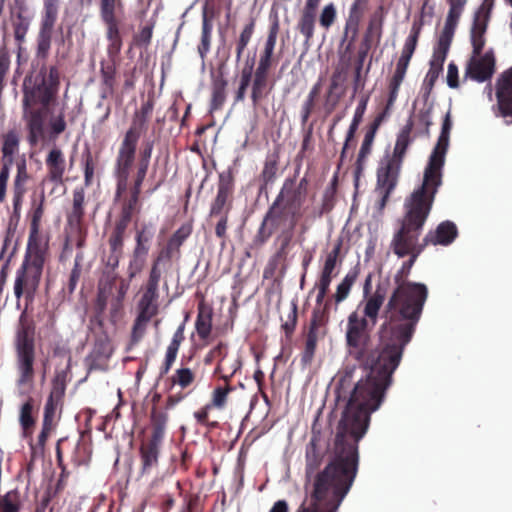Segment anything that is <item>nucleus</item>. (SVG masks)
<instances>
[{
  "label": "nucleus",
  "instance_id": "2eb2a0df",
  "mask_svg": "<svg viewBox=\"0 0 512 512\" xmlns=\"http://www.w3.org/2000/svg\"><path fill=\"white\" fill-rule=\"evenodd\" d=\"M495 63L496 60L492 49L486 51L484 54H472L466 65L465 77L479 83L485 82L493 76Z\"/></svg>",
  "mask_w": 512,
  "mask_h": 512
},
{
  "label": "nucleus",
  "instance_id": "a18cd8bd",
  "mask_svg": "<svg viewBox=\"0 0 512 512\" xmlns=\"http://www.w3.org/2000/svg\"><path fill=\"white\" fill-rule=\"evenodd\" d=\"M235 370L228 376V375H221V378L227 382L225 386H218L216 387L212 394L210 402L207 403L212 408L216 409H223L228 400L229 393L233 390L232 386L228 384L230 378L233 376Z\"/></svg>",
  "mask_w": 512,
  "mask_h": 512
},
{
  "label": "nucleus",
  "instance_id": "79ce46f5",
  "mask_svg": "<svg viewBox=\"0 0 512 512\" xmlns=\"http://www.w3.org/2000/svg\"><path fill=\"white\" fill-rule=\"evenodd\" d=\"M34 401L29 397L20 408L19 423L23 430L24 437H31L36 419L33 416Z\"/></svg>",
  "mask_w": 512,
  "mask_h": 512
},
{
  "label": "nucleus",
  "instance_id": "338daca9",
  "mask_svg": "<svg viewBox=\"0 0 512 512\" xmlns=\"http://www.w3.org/2000/svg\"><path fill=\"white\" fill-rule=\"evenodd\" d=\"M337 18V10L334 3H329L323 7L319 16V24L328 31L335 23Z\"/></svg>",
  "mask_w": 512,
  "mask_h": 512
},
{
  "label": "nucleus",
  "instance_id": "9d476101",
  "mask_svg": "<svg viewBox=\"0 0 512 512\" xmlns=\"http://www.w3.org/2000/svg\"><path fill=\"white\" fill-rule=\"evenodd\" d=\"M331 309V300L327 301L322 308H314L310 320L309 330L306 336L305 347L301 355V361L304 364H310L313 360L317 342L319 339V329L326 325L329 319Z\"/></svg>",
  "mask_w": 512,
  "mask_h": 512
},
{
  "label": "nucleus",
  "instance_id": "ddd939ff",
  "mask_svg": "<svg viewBox=\"0 0 512 512\" xmlns=\"http://www.w3.org/2000/svg\"><path fill=\"white\" fill-rule=\"evenodd\" d=\"M286 221H289V214L275 203H272L260 223L256 235L254 236L253 243L256 246L264 245L272 235L285 224Z\"/></svg>",
  "mask_w": 512,
  "mask_h": 512
},
{
  "label": "nucleus",
  "instance_id": "f704fd0d",
  "mask_svg": "<svg viewBox=\"0 0 512 512\" xmlns=\"http://www.w3.org/2000/svg\"><path fill=\"white\" fill-rule=\"evenodd\" d=\"M83 260H84V255H83V252H78L74 258V264H73V267L68 275V278H67V281L64 283L63 287H62V294H63V297H68L70 298L76 288H77V285L80 281V278L82 276V263H83Z\"/></svg>",
  "mask_w": 512,
  "mask_h": 512
},
{
  "label": "nucleus",
  "instance_id": "8fccbe9b",
  "mask_svg": "<svg viewBox=\"0 0 512 512\" xmlns=\"http://www.w3.org/2000/svg\"><path fill=\"white\" fill-rule=\"evenodd\" d=\"M116 62L117 59H109V62L102 61L100 67V74L102 85L105 87L106 93H113L116 80Z\"/></svg>",
  "mask_w": 512,
  "mask_h": 512
},
{
  "label": "nucleus",
  "instance_id": "bb28decb",
  "mask_svg": "<svg viewBox=\"0 0 512 512\" xmlns=\"http://www.w3.org/2000/svg\"><path fill=\"white\" fill-rule=\"evenodd\" d=\"M106 27L107 55L109 59H118L123 41L120 32L119 20L103 22Z\"/></svg>",
  "mask_w": 512,
  "mask_h": 512
},
{
  "label": "nucleus",
  "instance_id": "680f3d73",
  "mask_svg": "<svg viewBox=\"0 0 512 512\" xmlns=\"http://www.w3.org/2000/svg\"><path fill=\"white\" fill-rule=\"evenodd\" d=\"M13 33L16 42L21 45L25 41L26 34L30 26V20L21 12L17 13L13 20Z\"/></svg>",
  "mask_w": 512,
  "mask_h": 512
},
{
  "label": "nucleus",
  "instance_id": "473e14b6",
  "mask_svg": "<svg viewBox=\"0 0 512 512\" xmlns=\"http://www.w3.org/2000/svg\"><path fill=\"white\" fill-rule=\"evenodd\" d=\"M358 275V267L351 269L338 284L336 292L327 299V301L331 300V305L333 303L335 304V310H337V306L349 296L351 288L356 282Z\"/></svg>",
  "mask_w": 512,
  "mask_h": 512
},
{
  "label": "nucleus",
  "instance_id": "49530a36",
  "mask_svg": "<svg viewBox=\"0 0 512 512\" xmlns=\"http://www.w3.org/2000/svg\"><path fill=\"white\" fill-rule=\"evenodd\" d=\"M19 144L20 138L15 130H10L3 136L1 151L4 161L13 163L14 155L19 151Z\"/></svg>",
  "mask_w": 512,
  "mask_h": 512
},
{
  "label": "nucleus",
  "instance_id": "7ed1b4c3",
  "mask_svg": "<svg viewBox=\"0 0 512 512\" xmlns=\"http://www.w3.org/2000/svg\"><path fill=\"white\" fill-rule=\"evenodd\" d=\"M372 275L369 274L363 286L364 300L355 311H352L346 324L345 340L348 354L368 371L363 380L388 387L392 383L390 363L382 360L381 340L377 348H374L371 331L377 324L381 308L384 307L390 282L389 279L380 281L371 294Z\"/></svg>",
  "mask_w": 512,
  "mask_h": 512
},
{
  "label": "nucleus",
  "instance_id": "5701e85b",
  "mask_svg": "<svg viewBox=\"0 0 512 512\" xmlns=\"http://www.w3.org/2000/svg\"><path fill=\"white\" fill-rule=\"evenodd\" d=\"M31 180V175L27 170L25 160L17 163V173L13 181V209L15 213H19L23 198L27 192V184Z\"/></svg>",
  "mask_w": 512,
  "mask_h": 512
},
{
  "label": "nucleus",
  "instance_id": "2f4dec72",
  "mask_svg": "<svg viewBox=\"0 0 512 512\" xmlns=\"http://www.w3.org/2000/svg\"><path fill=\"white\" fill-rule=\"evenodd\" d=\"M279 164V153L273 152L266 156L263 169L259 175L260 191L267 188L268 185L273 184L277 177Z\"/></svg>",
  "mask_w": 512,
  "mask_h": 512
},
{
  "label": "nucleus",
  "instance_id": "39448f33",
  "mask_svg": "<svg viewBox=\"0 0 512 512\" xmlns=\"http://www.w3.org/2000/svg\"><path fill=\"white\" fill-rule=\"evenodd\" d=\"M48 251L27 248L20 267L16 270L13 292L16 308L21 310L18 325L33 324L28 310L33 305L39 289Z\"/></svg>",
  "mask_w": 512,
  "mask_h": 512
},
{
  "label": "nucleus",
  "instance_id": "9b49d317",
  "mask_svg": "<svg viewBox=\"0 0 512 512\" xmlns=\"http://www.w3.org/2000/svg\"><path fill=\"white\" fill-rule=\"evenodd\" d=\"M234 187V177L231 172L219 174L217 193L211 202L209 217L229 215L233 205Z\"/></svg>",
  "mask_w": 512,
  "mask_h": 512
},
{
  "label": "nucleus",
  "instance_id": "58836bf2",
  "mask_svg": "<svg viewBox=\"0 0 512 512\" xmlns=\"http://www.w3.org/2000/svg\"><path fill=\"white\" fill-rule=\"evenodd\" d=\"M295 227H292V223L289 222V227L283 229L275 238V245L277 246L276 252L273 256L274 261H286L289 254V247L293 239V231Z\"/></svg>",
  "mask_w": 512,
  "mask_h": 512
},
{
  "label": "nucleus",
  "instance_id": "4c0bfd02",
  "mask_svg": "<svg viewBox=\"0 0 512 512\" xmlns=\"http://www.w3.org/2000/svg\"><path fill=\"white\" fill-rule=\"evenodd\" d=\"M316 21H317V14L305 12V11L301 10L297 24H296V29H297V31H299V33L301 35L304 36V44L307 46L310 45V43L314 37Z\"/></svg>",
  "mask_w": 512,
  "mask_h": 512
},
{
  "label": "nucleus",
  "instance_id": "603ef678",
  "mask_svg": "<svg viewBox=\"0 0 512 512\" xmlns=\"http://www.w3.org/2000/svg\"><path fill=\"white\" fill-rule=\"evenodd\" d=\"M253 63L246 64L245 67L241 70L239 86L234 93V103L243 102L246 96V91L249 85H252L253 80Z\"/></svg>",
  "mask_w": 512,
  "mask_h": 512
},
{
  "label": "nucleus",
  "instance_id": "09e8293b",
  "mask_svg": "<svg viewBox=\"0 0 512 512\" xmlns=\"http://www.w3.org/2000/svg\"><path fill=\"white\" fill-rule=\"evenodd\" d=\"M159 448L142 444L140 447L141 474H150L158 465Z\"/></svg>",
  "mask_w": 512,
  "mask_h": 512
},
{
  "label": "nucleus",
  "instance_id": "6e6552de",
  "mask_svg": "<svg viewBox=\"0 0 512 512\" xmlns=\"http://www.w3.org/2000/svg\"><path fill=\"white\" fill-rule=\"evenodd\" d=\"M309 181L306 177L297 181L296 177H288L284 180L282 187L273 203L281 207L289 214V222L295 227L302 216L301 208L308 196Z\"/></svg>",
  "mask_w": 512,
  "mask_h": 512
},
{
  "label": "nucleus",
  "instance_id": "6ab92c4d",
  "mask_svg": "<svg viewBox=\"0 0 512 512\" xmlns=\"http://www.w3.org/2000/svg\"><path fill=\"white\" fill-rule=\"evenodd\" d=\"M111 355L112 347L108 334H100L95 340L92 351L86 358L89 370H104Z\"/></svg>",
  "mask_w": 512,
  "mask_h": 512
},
{
  "label": "nucleus",
  "instance_id": "864d4df0",
  "mask_svg": "<svg viewBox=\"0 0 512 512\" xmlns=\"http://www.w3.org/2000/svg\"><path fill=\"white\" fill-rule=\"evenodd\" d=\"M384 18V8L383 6H379L378 9L370 16L368 26L365 32L369 35L374 36L375 42L377 44L380 42L382 38Z\"/></svg>",
  "mask_w": 512,
  "mask_h": 512
},
{
  "label": "nucleus",
  "instance_id": "bf43d9fd",
  "mask_svg": "<svg viewBox=\"0 0 512 512\" xmlns=\"http://www.w3.org/2000/svg\"><path fill=\"white\" fill-rule=\"evenodd\" d=\"M212 30L213 25L205 15L202 21L201 42L198 45V53L202 59L206 57L207 53L210 50Z\"/></svg>",
  "mask_w": 512,
  "mask_h": 512
},
{
  "label": "nucleus",
  "instance_id": "f3484780",
  "mask_svg": "<svg viewBox=\"0 0 512 512\" xmlns=\"http://www.w3.org/2000/svg\"><path fill=\"white\" fill-rule=\"evenodd\" d=\"M46 175L43 181L62 185L66 173V159L63 151L54 146L45 157Z\"/></svg>",
  "mask_w": 512,
  "mask_h": 512
},
{
  "label": "nucleus",
  "instance_id": "69168bd1",
  "mask_svg": "<svg viewBox=\"0 0 512 512\" xmlns=\"http://www.w3.org/2000/svg\"><path fill=\"white\" fill-rule=\"evenodd\" d=\"M336 182L337 178L335 177L331 186L327 187L322 196V204L320 210L318 212V216L321 217L323 214L329 213L333 207L335 202V194H336Z\"/></svg>",
  "mask_w": 512,
  "mask_h": 512
},
{
  "label": "nucleus",
  "instance_id": "3c124183",
  "mask_svg": "<svg viewBox=\"0 0 512 512\" xmlns=\"http://www.w3.org/2000/svg\"><path fill=\"white\" fill-rule=\"evenodd\" d=\"M59 0H44V10L40 22V28L54 30L58 17Z\"/></svg>",
  "mask_w": 512,
  "mask_h": 512
},
{
  "label": "nucleus",
  "instance_id": "f8f14e48",
  "mask_svg": "<svg viewBox=\"0 0 512 512\" xmlns=\"http://www.w3.org/2000/svg\"><path fill=\"white\" fill-rule=\"evenodd\" d=\"M139 133L133 127L128 129L120 143L114 165V174H128L135 162Z\"/></svg>",
  "mask_w": 512,
  "mask_h": 512
},
{
  "label": "nucleus",
  "instance_id": "7c9ffc66",
  "mask_svg": "<svg viewBox=\"0 0 512 512\" xmlns=\"http://www.w3.org/2000/svg\"><path fill=\"white\" fill-rule=\"evenodd\" d=\"M70 364L65 369L56 370L51 382V390L48 399L63 404L67 383L69 381Z\"/></svg>",
  "mask_w": 512,
  "mask_h": 512
},
{
  "label": "nucleus",
  "instance_id": "e2e57ef3",
  "mask_svg": "<svg viewBox=\"0 0 512 512\" xmlns=\"http://www.w3.org/2000/svg\"><path fill=\"white\" fill-rule=\"evenodd\" d=\"M339 79H340L339 73H334L330 80V85H329L327 95H326V107H327V111L329 113L335 109L336 105L338 104V102L342 96L341 93L340 94L335 93V90L338 89V87L340 86Z\"/></svg>",
  "mask_w": 512,
  "mask_h": 512
},
{
  "label": "nucleus",
  "instance_id": "c03bdc74",
  "mask_svg": "<svg viewBox=\"0 0 512 512\" xmlns=\"http://www.w3.org/2000/svg\"><path fill=\"white\" fill-rule=\"evenodd\" d=\"M276 42L277 41L265 39L263 47L259 53L256 68L271 71L272 67L278 62V58L275 55Z\"/></svg>",
  "mask_w": 512,
  "mask_h": 512
},
{
  "label": "nucleus",
  "instance_id": "1a4fd4ad",
  "mask_svg": "<svg viewBox=\"0 0 512 512\" xmlns=\"http://www.w3.org/2000/svg\"><path fill=\"white\" fill-rule=\"evenodd\" d=\"M466 2L467 0H447V3L449 4L448 15L446 17L444 29L438 39L437 45L434 48L429 66H436L443 69L455 29L458 25Z\"/></svg>",
  "mask_w": 512,
  "mask_h": 512
},
{
  "label": "nucleus",
  "instance_id": "dca6fc26",
  "mask_svg": "<svg viewBox=\"0 0 512 512\" xmlns=\"http://www.w3.org/2000/svg\"><path fill=\"white\" fill-rule=\"evenodd\" d=\"M45 207V195L41 193L38 201L32 202L30 212V226H29V237L27 242V248L41 249L48 251L47 243H43L40 235L41 220L44 215Z\"/></svg>",
  "mask_w": 512,
  "mask_h": 512
},
{
  "label": "nucleus",
  "instance_id": "0eeeda50",
  "mask_svg": "<svg viewBox=\"0 0 512 512\" xmlns=\"http://www.w3.org/2000/svg\"><path fill=\"white\" fill-rule=\"evenodd\" d=\"M14 349L18 373L17 385H32L35 378L34 364L36 360L35 327L33 324L18 325Z\"/></svg>",
  "mask_w": 512,
  "mask_h": 512
},
{
  "label": "nucleus",
  "instance_id": "4be33fe9",
  "mask_svg": "<svg viewBox=\"0 0 512 512\" xmlns=\"http://www.w3.org/2000/svg\"><path fill=\"white\" fill-rule=\"evenodd\" d=\"M369 0H353L350 8L348 18L345 22L344 27V38L347 37L348 33L351 32V39L346 47V51H349L355 41L361 20L367 11Z\"/></svg>",
  "mask_w": 512,
  "mask_h": 512
},
{
  "label": "nucleus",
  "instance_id": "774afa93",
  "mask_svg": "<svg viewBox=\"0 0 512 512\" xmlns=\"http://www.w3.org/2000/svg\"><path fill=\"white\" fill-rule=\"evenodd\" d=\"M83 169H84V183L88 187L92 184L94 178V171L96 167V160L94 159L89 149L82 156Z\"/></svg>",
  "mask_w": 512,
  "mask_h": 512
},
{
  "label": "nucleus",
  "instance_id": "f257e3e1",
  "mask_svg": "<svg viewBox=\"0 0 512 512\" xmlns=\"http://www.w3.org/2000/svg\"><path fill=\"white\" fill-rule=\"evenodd\" d=\"M388 387L359 380L337 427L334 456L323 470L324 453L312 438L306 446L305 476L312 489L296 512H337L358 472V443L365 435L371 413L382 404Z\"/></svg>",
  "mask_w": 512,
  "mask_h": 512
},
{
  "label": "nucleus",
  "instance_id": "c9c22d12",
  "mask_svg": "<svg viewBox=\"0 0 512 512\" xmlns=\"http://www.w3.org/2000/svg\"><path fill=\"white\" fill-rule=\"evenodd\" d=\"M196 381V373L189 367H180L176 369L171 377L168 378L169 387L171 391L175 386H179L181 390L189 389Z\"/></svg>",
  "mask_w": 512,
  "mask_h": 512
},
{
  "label": "nucleus",
  "instance_id": "4d7b16f0",
  "mask_svg": "<svg viewBox=\"0 0 512 512\" xmlns=\"http://www.w3.org/2000/svg\"><path fill=\"white\" fill-rule=\"evenodd\" d=\"M154 108V102L153 100H147L145 103L141 105V108L139 111H137L132 119V123L129 127V129H132L135 127V129L139 133V137H141V133L143 128L146 125V122L151 115Z\"/></svg>",
  "mask_w": 512,
  "mask_h": 512
},
{
  "label": "nucleus",
  "instance_id": "0e129e2a",
  "mask_svg": "<svg viewBox=\"0 0 512 512\" xmlns=\"http://www.w3.org/2000/svg\"><path fill=\"white\" fill-rule=\"evenodd\" d=\"M341 252V243H337L333 249L327 254L321 274L327 277H334V270L337 265L338 257Z\"/></svg>",
  "mask_w": 512,
  "mask_h": 512
},
{
  "label": "nucleus",
  "instance_id": "13d9d810",
  "mask_svg": "<svg viewBox=\"0 0 512 512\" xmlns=\"http://www.w3.org/2000/svg\"><path fill=\"white\" fill-rule=\"evenodd\" d=\"M52 30L47 29H39V33L37 35V47H36V57L38 59L45 60L49 55V51L51 48V40H52Z\"/></svg>",
  "mask_w": 512,
  "mask_h": 512
},
{
  "label": "nucleus",
  "instance_id": "412c9836",
  "mask_svg": "<svg viewBox=\"0 0 512 512\" xmlns=\"http://www.w3.org/2000/svg\"><path fill=\"white\" fill-rule=\"evenodd\" d=\"M489 21V10L482 5L474 15L472 27L470 30V42L472 45V54L478 55L482 53L485 46V34Z\"/></svg>",
  "mask_w": 512,
  "mask_h": 512
},
{
  "label": "nucleus",
  "instance_id": "a211bd4d",
  "mask_svg": "<svg viewBox=\"0 0 512 512\" xmlns=\"http://www.w3.org/2000/svg\"><path fill=\"white\" fill-rule=\"evenodd\" d=\"M402 163L384 156L377 169V188H385L386 193L392 192L397 186Z\"/></svg>",
  "mask_w": 512,
  "mask_h": 512
},
{
  "label": "nucleus",
  "instance_id": "f03ea898",
  "mask_svg": "<svg viewBox=\"0 0 512 512\" xmlns=\"http://www.w3.org/2000/svg\"><path fill=\"white\" fill-rule=\"evenodd\" d=\"M434 201L410 195L404 202V215L400 228L394 233L390 248L399 258L409 256L394 275L393 289L382 311L383 322L378 335L381 340L380 358L390 363V369L399 366L405 347L410 343L428 297L422 283L408 280L411 269L423 252L419 237L431 212Z\"/></svg>",
  "mask_w": 512,
  "mask_h": 512
},
{
  "label": "nucleus",
  "instance_id": "e433bc0d",
  "mask_svg": "<svg viewBox=\"0 0 512 512\" xmlns=\"http://www.w3.org/2000/svg\"><path fill=\"white\" fill-rule=\"evenodd\" d=\"M256 28V19L250 18L248 23L245 24L234 42L236 62L239 63L243 57L244 51L249 45Z\"/></svg>",
  "mask_w": 512,
  "mask_h": 512
},
{
  "label": "nucleus",
  "instance_id": "cd10ccee",
  "mask_svg": "<svg viewBox=\"0 0 512 512\" xmlns=\"http://www.w3.org/2000/svg\"><path fill=\"white\" fill-rule=\"evenodd\" d=\"M184 339V325H180L173 334L172 340L167 347L165 359L160 367V376L166 375L172 368L176 360L180 345Z\"/></svg>",
  "mask_w": 512,
  "mask_h": 512
},
{
  "label": "nucleus",
  "instance_id": "423d86ee",
  "mask_svg": "<svg viewBox=\"0 0 512 512\" xmlns=\"http://www.w3.org/2000/svg\"><path fill=\"white\" fill-rule=\"evenodd\" d=\"M451 129V115L450 112H447L442 123L437 143L424 169L422 184L411 193L412 195L426 198L431 197V200H435L438 189L442 185V169L445 164Z\"/></svg>",
  "mask_w": 512,
  "mask_h": 512
},
{
  "label": "nucleus",
  "instance_id": "4468645a",
  "mask_svg": "<svg viewBox=\"0 0 512 512\" xmlns=\"http://www.w3.org/2000/svg\"><path fill=\"white\" fill-rule=\"evenodd\" d=\"M495 90L497 99L495 114L504 118L506 124L512 125V66L499 75Z\"/></svg>",
  "mask_w": 512,
  "mask_h": 512
},
{
  "label": "nucleus",
  "instance_id": "de8ad7c7",
  "mask_svg": "<svg viewBox=\"0 0 512 512\" xmlns=\"http://www.w3.org/2000/svg\"><path fill=\"white\" fill-rule=\"evenodd\" d=\"M124 9L122 0H99V13L102 22L118 21L117 13Z\"/></svg>",
  "mask_w": 512,
  "mask_h": 512
},
{
  "label": "nucleus",
  "instance_id": "20e7f679",
  "mask_svg": "<svg viewBox=\"0 0 512 512\" xmlns=\"http://www.w3.org/2000/svg\"><path fill=\"white\" fill-rule=\"evenodd\" d=\"M23 90V120L28 131L27 141L30 146H36L44 138L45 119L48 108L57 98L60 87V73L56 66L49 69L43 65L32 87Z\"/></svg>",
  "mask_w": 512,
  "mask_h": 512
},
{
  "label": "nucleus",
  "instance_id": "c756f323",
  "mask_svg": "<svg viewBox=\"0 0 512 512\" xmlns=\"http://www.w3.org/2000/svg\"><path fill=\"white\" fill-rule=\"evenodd\" d=\"M413 130V121L411 119L403 126L399 134L397 135V139L395 142V146L392 154H386V156L399 160V162L403 163L404 157L406 155L407 149L412 142L411 132Z\"/></svg>",
  "mask_w": 512,
  "mask_h": 512
},
{
  "label": "nucleus",
  "instance_id": "72a5a7b5",
  "mask_svg": "<svg viewBox=\"0 0 512 512\" xmlns=\"http://www.w3.org/2000/svg\"><path fill=\"white\" fill-rule=\"evenodd\" d=\"M140 194L130 190L129 196L122 201L120 215L115 222L129 226L133 215L140 211Z\"/></svg>",
  "mask_w": 512,
  "mask_h": 512
},
{
  "label": "nucleus",
  "instance_id": "37998d69",
  "mask_svg": "<svg viewBox=\"0 0 512 512\" xmlns=\"http://www.w3.org/2000/svg\"><path fill=\"white\" fill-rule=\"evenodd\" d=\"M407 69L408 65L397 62L394 74L389 81V96L387 100L386 109H389V107L392 106L396 101L400 86L405 78Z\"/></svg>",
  "mask_w": 512,
  "mask_h": 512
},
{
  "label": "nucleus",
  "instance_id": "393cba45",
  "mask_svg": "<svg viewBox=\"0 0 512 512\" xmlns=\"http://www.w3.org/2000/svg\"><path fill=\"white\" fill-rule=\"evenodd\" d=\"M85 216V190L76 187L72 193V206L67 212V224L71 228H79L83 224Z\"/></svg>",
  "mask_w": 512,
  "mask_h": 512
},
{
  "label": "nucleus",
  "instance_id": "aec40b11",
  "mask_svg": "<svg viewBox=\"0 0 512 512\" xmlns=\"http://www.w3.org/2000/svg\"><path fill=\"white\" fill-rule=\"evenodd\" d=\"M458 235L456 225L451 221L441 222L435 230H430L419 243L420 247L424 249L429 245H442L447 246L451 244Z\"/></svg>",
  "mask_w": 512,
  "mask_h": 512
},
{
  "label": "nucleus",
  "instance_id": "a19ab883",
  "mask_svg": "<svg viewBox=\"0 0 512 512\" xmlns=\"http://www.w3.org/2000/svg\"><path fill=\"white\" fill-rule=\"evenodd\" d=\"M228 81L225 79L222 73L217 76H213L212 79V95H211V110H219L222 108L226 101V87Z\"/></svg>",
  "mask_w": 512,
  "mask_h": 512
},
{
  "label": "nucleus",
  "instance_id": "5fc2aeb1",
  "mask_svg": "<svg viewBox=\"0 0 512 512\" xmlns=\"http://www.w3.org/2000/svg\"><path fill=\"white\" fill-rule=\"evenodd\" d=\"M128 226L115 222L108 238L110 252L123 254L124 239Z\"/></svg>",
  "mask_w": 512,
  "mask_h": 512
},
{
  "label": "nucleus",
  "instance_id": "6e6d98bb",
  "mask_svg": "<svg viewBox=\"0 0 512 512\" xmlns=\"http://www.w3.org/2000/svg\"><path fill=\"white\" fill-rule=\"evenodd\" d=\"M152 318V316L138 312L131 329V345H136L144 337L148 323Z\"/></svg>",
  "mask_w": 512,
  "mask_h": 512
},
{
  "label": "nucleus",
  "instance_id": "c85d7f7f",
  "mask_svg": "<svg viewBox=\"0 0 512 512\" xmlns=\"http://www.w3.org/2000/svg\"><path fill=\"white\" fill-rule=\"evenodd\" d=\"M197 317L195 321V329L198 337L207 341L212 332V308L200 302L197 307Z\"/></svg>",
  "mask_w": 512,
  "mask_h": 512
},
{
  "label": "nucleus",
  "instance_id": "052dcab7",
  "mask_svg": "<svg viewBox=\"0 0 512 512\" xmlns=\"http://www.w3.org/2000/svg\"><path fill=\"white\" fill-rule=\"evenodd\" d=\"M375 135L373 132L366 131L363 142L361 144L360 151L358 153L357 161H356V173L360 174L363 170V164L365 159L370 155L372 150V145L375 139Z\"/></svg>",
  "mask_w": 512,
  "mask_h": 512
},
{
  "label": "nucleus",
  "instance_id": "a878e982",
  "mask_svg": "<svg viewBox=\"0 0 512 512\" xmlns=\"http://www.w3.org/2000/svg\"><path fill=\"white\" fill-rule=\"evenodd\" d=\"M159 289L143 285L138 301V312L155 317L159 313Z\"/></svg>",
  "mask_w": 512,
  "mask_h": 512
},
{
  "label": "nucleus",
  "instance_id": "b1692460",
  "mask_svg": "<svg viewBox=\"0 0 512 512\" xmlns=\"http://www.w3.org/2000/svg\"><path fill=\"white\" fill-rule=\"evenodd\" d=\"M270 71L256 68L253 75L251 85V101L254 106H257L263 99H265L273 85L269 81Z\"/></svg>",
  "mask_w": 512,
  "mask_h": 512
},
{
  "label": "nucleus",
  "instance_id": "ea45409f",
  "mask_svg": "<svg viewBox=\"0 0 512 512\" xmlns=\"http://www.w3.org/2000/svg\"><path fill=\"white\" fill-rule=\"evenodd\" d=\"M422 29V23L414 22L410 31L409 36L405 40L401 56L398 59V63H402L409 66L410 60L415 52L419 36Z\"/></svg>",
  "mask_w": 512,
  "mask_h": 512
}]
</instances>
